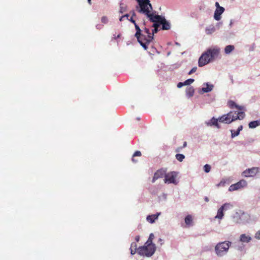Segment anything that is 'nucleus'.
<instances>
[{"mask_svg":"<svg viewBox=\"0 0 260 260\" xmlns=\"http://www.w3.org/2000/svg\"><path fill=\"white\" fill-rule=\"evenodd\" d=\"M136 1L138 4V6L136 7L138 12L147 16L152 22H158L159 24L161 22L164 17L151 12L153 8L149 0H136Z\"/></svg>","mask_w":260,"mask_h":260,"instance_id":"nucleus-1","label":"nucleus"},{"mask_svg":"<svg viewBox=\"0 0 260 260\" xmlns=\"http://www.w3.org/2000/svg\"><path fill=\"white\" fill-rule=\"evenodd\" d=\"M135 36L145 50L148 49V45L154 39L149 28L145 27L141 30L139 26H136V32Z\"/></svg>","mask_w":260,"mask_h":260,"instance_id":"nucleus-2","label":"nucleus"},{"mask_svg":"<svg viewBox=\"0 0 260 260\" xmlns=\"http://www.w3.org/2000/svg\"><path fill=\"white\" fill-rule=\"evenodd\" d=\"M233 114V111H231L227 114H224L219 117L218 119H216L213 117L211 119V123L212 125L215 126L218 128H219L220 127L218 123V121L229 124L237 119H243L245 115L244 112H239L238 113L235 112V114H236V116H234Z\"/></svg>","mask_w":260,"mask_h":260,"instance_id":"nucleus-3","label":"nucleus"},{"mask_svg":"<svg viewBox=\"0 0 260 260\" xmlns=\"http://www.w3.org/2000/svg\"><path fill=\"white\" fill-rule=\"evenodd\" d=\"M219 52L220 49L217 47H211L208 49L199 58V66L201 67L208 64L215 57H217Z\"/></svg>","mask_w":260,"mask_h":260,"instance_id":"nucleus-4","label":"nucleus"},{"mask_svg":"<svg viewBox=\"0 0 260 260\" xmlns=\"http://www.w3.org/2000/svg\"><path fill=\"white\" fill-rule=\"evenodd\" d=\"M155 250V244H149L145 243L143 246H140L138 248V253L141 255L149 257L154 253Z\"/></svg>","mask_w":260,"mask_h":260,"instance_id":"nucleus-5","label":"nucleus"},{"mask_svg":"<svg viewBox=\"0 0 260 260\" xmlns=\"http://www.w3.org/2000/svg\"><path fill=\"white\" fill-rule=\"evenodd\" d=\"M231 244V242L230 241H224L218 243L215 247L216 254L220 256L225 254L228 252Z\"/></svg>","mask_w":260,"mask_h":260,"instance_id":"nucleus-6","label":"nucleus"},{"mask_svg":"<svg viewBox=\"0 0 260 260\" xmlns=\"http://www.w3.org/2000/svg\"><path fill=\"white\" fill-rule=\"evenodd\" d=\"M177 176V173L176 172H171L167 174L165 173V182L168 183L177 184L175 178Z\"/></svg>","mask_w":260,"mask_h":260,"instance_id":"nucleus-7","label":"nucleus"},{"mask_svg":"<svg viewBox=\"0 0 260 260\" xmlns=\"http://www.w3.org/2000/svg\"><path fill=\"white\" fill-rule=\"evenodd\" d=\"M247 182L245 180L242 179L240 180L239 182H238L236 183H235L234 184H232L229 188V190L230 191H233L235 190H238L239 189H241L247 185Z\"/></svg>","mask_w":260,"mask_h":260,"instance_id":"nucleus-8","label":"nucleus"},{"mask_svg":"<svg viewBox=\"0 0 260 260\" xmlns=\"http://www.w3.org/2000/svg\"><path fill=\"white\" fill-rule=\"evenodd\" d=\"M232 207V205L229 203H225L217 211V213L216 216H215L216 218H218L219 219H221L222 218L224 214H223V210H228L230 209V208Z\"/></svg>","mask_w":260,"mask_h":260,"instance_id":"nucleus-9","label":"nucleus"},{"mask_svg":"<svg viewBox=\"0 0 260 260\" xmlns=\"http://www.w3.org/2000/svg\"><path fill=\"white\" fill-rule=\"evenodd\" d=\"M258 172V168L253 167L251 169L246 170L243 172V175L245 177L254 176Z\"/></svg>","mask_w":260,"mask_h":260,"instance_id":"nucleus-10","label":"nucleus"},{"mask_svg":"<svg viewBox=\"0 0 260 260\" xmlns=\"http://www.w3.org/2000/svg\"><path fill=\"white\" fill-rule=\"evenodd\" d=\"M165 175V171L162 169L157 170L154 174L152 182L154 183L156 180L163 177Z\"/></svg>","mask_w":260,"mask_h":260,"instance_id":"nucleus-11","label":"nucleus"},{"mask_svg":"<svg viewBox=\"0 0 260 260\" xmlns=\"http://www.w3.org/2000/svg\"><path fill=\"white\" fill-rule=\"evenodd\" d=\"M223 7L216 8L214 15V18L216 20H219L221 19V15L224 12Z\"/></svg>","mask_w":260,"mask_h":260,"instance_id":"nucleus-12","label":"nucleus"},{"mask_svg":"<svg viewBox=\"0 0 260 260\" xmlns=\"http://www.w3.org/2000/svg\"><path fill=\"white\" fill-rule=\"evenodd\" d=\"M160 213H157L155 214H152L148 215L147 218V221L150 223H153L158 218V216L160 215Z\"/></svg>","mask_w":260,"mask_h":260,"instance_id":"nucleus-13","label":"nucleus"},{"mask_svg":"<svg viewBox=\"0 0 260 260\" xmlns=\"http://www.w3.org/2000/svg\"><path fill=\"white\" fill-rule=\"evenodd\" d=\"M229 107H230L231 108H237V109H238L239 110H240V112H242V111H241V110H243V108L242 107H241V106H239L237 105V104H236L234 102L232 101H230V102H229ZM239 112V111H238V112H236V111H235V112H236V113H238ZM234 112V114H234V116H236V114H235V112Z\"/></svg>","mask_w":260,"mask_h":260,"instance_id":"nucleus-14","label":"nucleus"},{"mask_svg":"<svg viewBox=\"0 0 260 260\" xmlns=\"http://www.w3.org/2000/svg\"><path fill=\"white\" fill-rule=\"evenodd\" d=\"M160 24L162 25V29L163 30H169L171 28L170 23L164 17L162 18Z\"/></svg>","mask_w":260,"mask_h":260,"instance_id":"nucleus-15","label":"nucleus"},{"mask_svg":"<svg viewBox=\"0 0 260 260\" xmlns=\"http://www.w3.org/2000/svg\"><path fill=\"white\" fill-rule=\"evenodd\" d=\"M185 223L187 226L192 225L193 219L191 215H187L184 219Z\"/></svg>","mask_w":260,"mask_h":260,"instance_id":"nucleus-16","label":"nucleus"},{"mask_svg":"<svg viewBox=\"0 0 260 260\" xmlns=\"http://www.w3.org/2000/svg\"><path fill=\"white\" fill-rule=\"evenodd\" d=\"M251 240L249 236L246 235L245 234H242L240 237V240L242 242L248 243Z\"/></svg>","mask_w":260,"mask_h":260,"instance_id":"nucleus-17","label":"nucleus"},{"mask_svg":"<svg viewBox=\"0 0 260 260\" xmlns=\"http://www.w3.org/2000/svg\"><path fill=\"white\" fill-rule=\"evenodd\" d=\"M194 93V88L191 87H188L186 89V94L188 98H191L192 97Z\"/></svg>","mask_w":260,"mask_h":260,"instance_id":"nucleus-18","label":"nucleus"},{"mask_svg":"<svg viewBox=\"0 0 260 260\" xmlns=\"http://www.w3.org/2000/svg\"><path fill=\"white\" fill-rule=\"evenodd\" d=\"M243 129V126L241 125L239 126L236 131L234 130H231V137L234 138L236 136H238L239 135L240 132Z\"/></svg>","mask_w":260,"mask_h":260,"instance_id":"nucleus-19","label":"nucleus"},{"mask_svg":"<svg viewBox=\"0 0 260 260\" xmlns=\"http://www.w3.org/2000/svg\"><path fill=\"white\" fill-rule=\"evenodd\" d=\"M260 125V121L259 120H255L251 121L249 123V127L251 128H255L256 126Z\"/></svg>","mask_w":260,"mask_h":260,"instance_id":"nucleus-20","label":"nucleus"},{"mask_svg":"<svg viewBox=\"0 0 260 260\" xmlns=\"http://www.w3.org/2000/svg\"><path fill=\"white\" fill-rule=\"evenodd\" d=\"M137 247V245L135 242H133L131 244V246L130 248L131 254L134 255L136 253Z\"/></svg>","mask_w":260,"mask_h":260,"instance_id":"nucleus-21","label":"nucleus"},{"mask_svg":"<svg viewBox=\"0 0 260 260\" xmlns=\"http://www.w3.org/2000/svg\"><path fill=\"white\" fill-rule=\"evenodd\" d=\"M215 31V28L214 26H210L209 27L206 28V33L207 35H211Z\"/></svg>","mask_w":260,"mask_h":260,"instance_id":"nucleus-22","label":"nucleus"},{"mask_svg":"<svg viewBox=\"0 0 260 260\" xmlns=\"http://www.w3.org/2000/svg\"><path fill=\"white\" fill-rule=\"evenodd\" d=\"M234 49V46L233 45H228L224 49V52L226 54L231 53Z\"/></svg>","mask_w":260,"mask_h":260,"instance_id":"nucleus-23","label":"nucleus"},{"mask_svg":"<svg viewBox=\"0 0 260 260\" xmlns=\"http://www.w3.org/2000/svg\"><path fill=\"white\" fill-rule=\"evenodd\" d=\"M175 157L180 162L182 161L185 158V156L183 154L179 153L176 154Z\"/></svg>","mask_w":260,"mask_h":260,"instance_id":"nucleus-24","label":"nucleus"},{"mask_svg":"<svg viewBox=\"0 0 260 260\" xmlns=\"http://www.w3.org/2000/svg\"><path fill=\"white\" fill-rule=\"evenodd\" d=\"M154 235L153 234L151 233L150 234L149 236V238H148V240L147 241V242L146 243L149 244H153V243H152V241L154 239Z\"/></svg>","mask_w":260,"mask_h":260,"instance_id":"nucleus-25","label":"nucleus"},{"mask_svg":"<svg viewBox=\"0 0 260 260\" xmlns=\"http://www.w3.org/2000/svg\"><path fill=\"white\" fill-rule=\"evenodd\" d=\"M213 86L212 85H209L207 84V87L203 88L202 90L204 92H208L212 90Z\"/></svg>","mask_w":260,"mask_h":260,"instance_id":"nucleus-26","label":"nucleus"},{"mask_svg":"<svg viewBox=\"0 0 260 260\" xmlns=\"http://www.w3.org/2000/svg\"><path fill=\"white\" fill-rule=\"evenodd\" d=\"M141 156V152L139 151H136L134 154H133V157L132 158V160L133 161H134V162H137V160H136L134 159V157L135 156Z\"/></svg>","mask_w":260,"mask_h":260,"instance_id":"nucleus-27","label":"nucleus"},{"mask_svg":"<svg viewBox=\"0 0 260 260\" xmlns=\"http://www.w3.org/2000/svg\"><path fill=\"white\" fill-rule=\"evenodd\" d=\"M194 79H187L186 80V81H185L184 82V84H185V85H190L191 84V83H192L193 82H194Z\"/></svg>","mask_w":260,"mask_h":260,"instance_id":"nucleus-28","label":"nucleus"},{"mask_svg":"<svg viewBox=\"0 0 260 260\" xmlns=\"http://www.w3.org/2000/svg\"><path fill=\"white\" fill-rule=\"evenodd\" d=\"M204 171L206 172V173H208L210 171V170H211V167L210 165H208V164H206L204 166Z\"/></svg>","mask_w":260,"mask_h":260,"instance_id":"nucleus-29","label":"nucleus"},{"mask_svg":"<svg viewBox=\"0 0 260 260\" xmlns=\"http://www.w3.org/2000/svg\"><path fill=\"white\" fill-rule=\"evenodd\" d=\"M134 16H135V13L134 12L133 14L132 17L129 19H128V20H129L133 24H134L135 26V28L136 29V26H138V25L137 24V23L136 22V21L135 20H134L133 18V17Z\"/></svg>","mask_w":260,"mask_h":260,"instance_id":"nucleus-30","label":"nucleus"},{"mask_svg":"<svg viewBox=\"0 0 260 260\" xmlns=\"http://www.w3.org/2000/svg\"><path fill=\"white\" fill-rule=\"evenodd\" d=\"M108 21V18L106 16H103L101 18V22L103 23L106 24Z\"/></svg>","mask_w":260,"mask_h":260,"instance_id":"nucleus-31","label":"nucleus"},{"mask_svg":"<svg viewBox=\"0 0 260 260\" xmlns=\"http://www.w3.org/2000/svg\"><path fill=\"white\" fill-rule=\"evenodd\" d=\"M187 146V142H184V143H183V145L182 147H178L176 149V152H179L180 150L182 148H185V147H186Z\"/></svg>","mask_w":260,"mask_h":260,"instance_id":"nucleus-32","label":"nucleus"},{"mask_svg":"<svg viewBox=\"0 0 260 260\" xmlns=\"http://www.w3.org/2000/svg\"><path fill=\"white\" fill-rule=\"evenodd\" d=\"M128 17H129V15L128 14H125L124 15H123L122 16L120 19H119V20L120 21H122L124 18H126L127 19H128Z\"/></svg>","mask_w":260,"mask_h":260,"instance_id":"nucleus-33","label":"nucleus"},{"mask_svg":"<svg viewBox=\"0 0 260 260\" xmlns=\"http://www.w3.org/2000/svg\"><path fill=\"white\" fill-rule=\"evenodd\" d=\"M197 70V68L196 67H194L192 68V69L189 72L188 74L190 75L193 73H194Z\"/></svg>","mask_w":260,"mask_h":260,"instance_id":"nucleus-34","label":"nucleus"},{"mask_svg":"<svg viewBox=\"0 0 260 260\" xmlns=\"http://www.w3.org/2000/svg\"><path fill=\"white\" fill-rule=\"evenodd\" d=\"M160 24H159L158 22H154L152 27L154 28H158Z\"/></svg>","mask_w":260,"mask_h":260,"instance_id":"nucleus-35","label":"nucleus"},{"mask_svg":"<svg viewBox=\"0 0 260 260\" xmlns=\"http://www.w3.org/2000/svg\"><path fill=\"white\" fill-rule=\"evenodd\" d=\"M158 30V28H154V29L152 30V32L151 33V34H153V37H154V34L157 33Z\"/></svg>","mask_w":260,"mask_h":260,"instance_id":"nucleus-36","label":"nucleus"},{"mask_svg":"<svg viewBox=\"0 0 260 260\" xmlns=\"http://www.w3.org/2000/svg\"><path fill=\"white\" fill-rule=\"evenodd\" d=\"M184 85H185V84H184V82H179L177 84V87L181 88Z\"/></svg>","mask_w":260,"mask_h":260,"instance_id":"nucleus-37","label":"nucleus"},{"mask_svg":"<svg viewBox=\"0 0 260 260\" xmlns=\"http://www.w3.org/2000/svg\"><path fill=\"white\" fill-rule=\"evenodd\" d=\"M255 237L256 239H260V231H258V232L256 233L255 236Z\"/></svg>","mask_w":260,"mask_h":260,"instance_id":"nucleus-38","label":"nucleus"},{"mask_svg":"<svg viewBox=\"0 0 260 260\" xmlns=\"http://www.w3.org/2000/svg\"><path fill=\"white\" fill-rule=\"evenodd\" d=\"M215 6L216 7V8H221L222 7H220L219 3L218 2H216L215 3Z\"/></svg>","mask_w":260,"mask_h":260,"instance_id":"nucleus-39","label":"nucleus"},{"mask_svg":"<svg viewBox=\"0 0 260 260\" xmlns=\"http://www.w3.org/2000/svg\"><path fill=\"white\" fill-rule=\"evenodd\" d=\"M224 184V182H222V181H221L219 184H217V186H219L223 185Z\"/></svg>","mask_w":260,"mask_h":260,"instance_id":"nucleus-40","label":"nucleus"},{"mask_svg":"<svg viewBox=\"0 0 260 260\" xmlns=\"http://www.w3.org/2000/svg\"><path fill=\"white\" fill-rule=\"evenodd\" d=\"M135 240L137 242H138L140 240V237L139 236H137L135 238Z\"/></svg>","mask_w":260,"mask_h":260,"instance_id":"nucleus-41","label":"nucleus"},{"mask_svg":"<svg viewBox=\"0 0 260 260\" xmlns=\"http://www.w3.org/2000/svg\"><path fill=\"white\" fill-rule=\"evenodd\" d=\"M204 200H205L206 202H209V200L208 198V197H205V198H204Z\"/></svg>","mask_w":260,"mask_h":260,"instance_id":"nucleus-42","label":"nucleus"},{"mask_svg":"<svg viewBox=\"0 0 260 260\" xmlns=\"http://www.w3.org/2000/svg\"><path fill=\"white\" fill-rule=\"evenodd\" d=\"M119 37H120V35H117V36H116L115 35H114V38L115 39H117V38H119Z\"/></svg>","mask_w":260,"mask_h":260,"instance_id":"nucleus-43","label":"nucleus"},{"mask_svg":"<svg viewBox=\"0 0 260 260\" xmlns=\"http://www.w3.org/2000/svg\"><path fill=\"white\" fill-rule=\"evenodd\" d=\"M88 3L90 5L91 4V0H87Z\"/></svg>","mask_w":260,"mask_h":260,"instance_id":"nucleus-44","label":"nucleus"}]
</instances>
